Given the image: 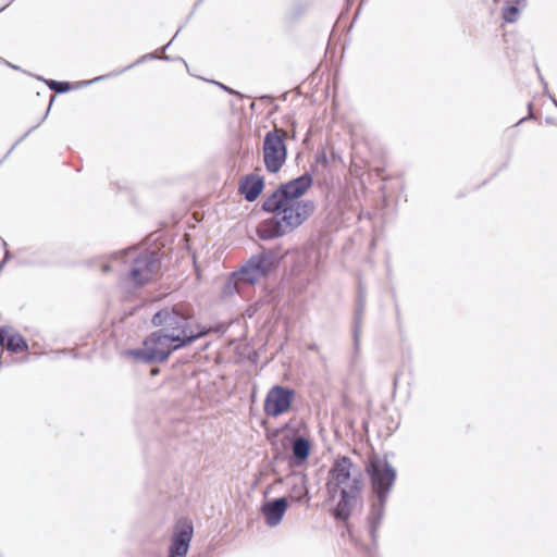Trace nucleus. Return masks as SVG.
Listing matches in <instances>:
<instances>
[{
    "label": "nucleus",
    "instance_id": "11",
    "mask_svg": "<svg viewBox=\"0 0 557 557\" xmlns=\"http://www.w3.org/2000/svg\"><path fill=\"white\" fill-rule=\"evenodd\" d=\"M288 508L286 497L274 498L265 502L261 507V512L265 518L269 527H276L281 523L284 513Z\"/></svg>",
    "mask_w": 557,
    "mask_h": 557
},
{
    "label": "nucleus",
    "instance_id": "5",
    "mask_svg": "<svg viewBox=\"0 0 557 557\" xmlns=\"http://www.w3.org/2000/svg\"><path fill=\"white\" fill-rule=\"evenodd\" d=\"M286 137L287 132L277 126H274L273 129L264 135L262 159L265 170L269 173H278L287 160Z\"/></svg>",
    "mask_w": 557,
    "mask_h": 557
},
{
    "label": "nucleus",
    "instance_id": "8",
    "mask_svg": "<svg viewBox=\"0 0 557 557\" xmlns=\"http://www.w3.org/2000/svg\"><path fill=\"white\" fill-rule=\"evenodd\" d=\"M295 398L292 388L281 385L273 386L264 399V412L270 417H278L286 412Z\"/></svg>",
    "mask_w": 557,
    "mask_h": 557
},
{
    "label": "nucleus",
    "instance_id": "29",
    "mask_svg": "<svg viewBox=\"0 0 557 557\" xmlns=\"http://www.w3.org/2000/svg\"><path fill=\"white\" fill-rule=\"evenodd\" d=\"M218 85L230 94L235 92L233 89L228 88L227 86H224L223 84L218 83Z\"/></svg>",
    "mask_w": 557,
    "mask_h": 557
},
{
    "label": "nucleus",
    "instance_id": "21",
    "mask_svg": "<svg viewBox=\"0 0 557 557\" xmlns=\"http://www.w3.org/2000/svg\"><path fill=\"white\" fill-rule=\"evenodd\" d=\"M240 284L242 283L239 282L235 273H233L232 276L228 277L227 281L224 283L222 290L223 296L228 297L235 295L236 293H239Z\"/></svg>",
    "mask_w": 557,
    "mask_h": 557
},
{
    "label": "nucleus",
    "instance_id": "27",
    "mask_svg": "<svg viewBox=\"0 0 557 557\" xmlns=\"http://www.w3.org/2000/svg\"><path fill=\"white\" fill-rule=\"evenodd\" d=\"M528 108H529V115H528L527 117H522V119L518 122V124L523 123V122H524L525 120H528V119H533V117H534V115H533V113H532V103H531V102L528 104Z\"/></svg>",
    "mask_w": 557,
    "mask_h": 557
},
{
    "label": "nucleus",
    "instance_id": "3",
    "mask_svg": "<svg viewBox=\"0 0 557 557\" xmlns=\"http://www.w3.org/2000/svg\"><path fill=\"white\" fill-rule=\"evenodd\" d=\"M183 347H186V342L176 335L157 330L144 341L141 348L133 349L129 354L145 363H160L165 361L173 351Z\"/></svg>",
    "mask_w": 557,
    "mask_h": 557
},
{
    "label": "nucleus",
    "instance_id": "15",
    "mask_svg": "<svg viewBox=\"0 0 557 557\" xmlns=\"http://www.w3.org/2000/svg\"><path fill=\"white\" fill-rule=\"evenodd\" d=\"M311 445L309 440L302 436H296L292 440V463L296 467L301 466L309 457Z\"/></svg>",
    "mask_w": 557,
    "mask_h": 557
},
{
    "label": "nucleus",
    "instance_id": "32",
    "mask_svg": "<svg viewBox=\"0 0 557 557\" xmlns=\"http://www.w3.org/2000/svg\"><path fill=\"white\" fill-rule=\"evenodd\" d=\"M102 271L104 273L109 272L110 271V265L109 264L103 265Z\"/></svg>",
    "mask_w": 557,
    "mask_h": 557
},
{
    "label": "nucleus",
    "instance_id": "28",
    "mask_svg": "<svg viewBox=\"0 0 557 557\" xmlns=\"http://www.w3.org/2000/svg\"><path fill=\"white\" fill-rule=\"evenodd\" d=\"M0 62L5 63L8 66H10V67H12L14 70H18V67L16 65L11 64L10 62L3 60L2 58H0Z\"/></svg>",
    "mask_w": 557,
    "mask_h": 557
},
{
    "label": "nucleus",
    "instance_id": "2",
    "mask_svg": "<svg viewBox=\"0 0 557 557\" xmlns=\"http://www.w3.org/2000/svg\"><path fill=\"white\" fill-rule=\"evenodd\" d=\"M193 317L194 312L189 306L175 305L165 307L154 313L151 323L169 335H176L188 346L210 332V329L207 327L196 326L194 329L190 323Z\"/></svg>",
    "mask_w": 557,
    "mask_h": 557
},
{
    "label": "nucleus",
    "instance_id": "38",
    "mask_svg": "<svg viewBox=\"0 0 557 557\" xmlns=\"http://www.w3.org/2000/svg\"><path fill=\"white\" fill-rule=\"evenodd\" d=\"M176 36H178V33H175V35H173V38H171V42L174 41V38H176Z\"/></svg>",
    "mask_w": 557,
    "mask_h": 557
},
{
    "label": "nucleus",
    "instance_id": "10",
    "mask_svg": "<svg viewBox=\"0 0 557 557\" xmlns=\"http://www.w3.org/2000/svg\"><path fill=\"white\" fill-rule=\"evenodd\" d=\"M341 492V498L334 509V517L337 520L346 521L350 517L352 509L357 506L361 491L359 488H344Z\"/></svg>",
    "mask_w": 557,
    "mask_h": 557
},
{
    "label": "nucleus",
    "instance_id": "31",
    "mask_svg": "<svg viewBox=\"0 0 557 557\" xmlns=\"http://www.w3.org/2000/svg\"><path fill=\"white\" fill-rule=\"evenodd\" d=\"M308 348H309L310 350H313V351H318V349H319V347H318V345H317V344H310V345L308 346Z\"/></svg>",
    "mask_w": 557,
    "mask_h": 557
},
{
    "label": "nucleus",
    "instance_id": "14",
    "mask_svg": "<svg viewBox=\"0 0 557 557\" xmlns=\"http://www.w3.org/2000/svg\"><path fill=\"white\" fill-rule=\"evenodd\" d=\"M250 261L255 271L263 277L277 265L278 257L273 250H262L260 253L252 256Z\"/></svg>",
    "mask_w": 557,
    "mask_h": 557
},
{
    "label": "nucleus",
    "instance_id": "18",
    "mask_svg": "<svg viewBox=\"0 0 557 557\" xmlns=\"http://www.w3.org/2000/svg\"><path fill=\"white\" fill-rule=\"evenodd\" d=\"M235 275L239 280L242 284H255L260 277L259 272L255 271V267L252 265L250 259L244 264L238 272H235Z\"/></svg>",
    "mask_w": 557,
    "mask_h": 557
},
{
    "label": "nucleus",
    "instance_id": "20",
    "mask_svg": "<svg viewBox=\"0 0 557 557\" xmlns=\"http://www.w3.org/2000/svg\"><path fill=\"white\" fill-rule=\"evenodd\" d=\"M3 348H7L8 350L13 352H18L27 350L28 345L21 334L12 333L9 335L5 346Z\"/></svg>",
    "mask_w": 557,
    "mask_h": 557
},
{
    "label": "nucleus",
    "instance_id": "4",
    "mask_svg": "<svg viewBox=\"0 0 557 557\" xmlns=\"http://www.w3.org/2000/svg\"><path fill=\"white\" fill-rule=\"evenodd\" d=\"M133 249L119 255H126L131 267L125 274V281L133 287H141L153 280L160 270V257L156 251H143L132 257Z\"/></svg>",
    "mask_w": 557,
    "mask_h": 557
},
{
    "label": "nucleus",
    "instance_id": "19",
    "mask_svg": "<svg viewBox=\"0 0 557 557\" xmlns=\"http://www.w3.org/2000/svg\"><path fill=\"white\" fill-rule=\"evenodd\" d=\"M309 3L304 0L294 1L286 11V18L290 22L300 18L308 10Z\"/></svg>",
    "mask_w": 557,
    "mask_h": 557
},
{
    "label": "nucleus",
    "instance_id": "12",
    "mask_svg": "<svg viewBox=\"0 0 557 557\" xmlns=\"http://www.w3.org/2000/svg\"><path fill=\"white\" fill-rule=\"evenodd\" d=\"M264 188V178L258 174H248L240 178L238 190L244 198L252 202Z\"/></svg>",
    "mask_w": 557,
    "mask_h": 557
},
{
    "label": "nucleus",
    "instance_id": "22",
    "mask_svg": "<svg viewBox=\"0 0 557 557\" xmlns=\"http://www.w3.org/2000/svg\"><path fill=\"white\" fill-rule=\"evenodd\" d=\"M306 475L302 476L299 485H294L292 488V498L296 502H301L304 497H308V490L305 485Z\"/></svg>",
    "mask_w": 557,
    "mask_h": 557
},
{
    "label": "nucleus",
    "instance_id": "35",
    "mask_svg": "<svg viewBox=\"0 0 557 557\" xmlns=\"http://www.w3.org/2000/svg\"><path fill=\"white\" fill-rule=\"evenodd\" d=\"M542 83L544 84L545 89L547 88V83L544 82L543 77H541Z\"/></svg>",
    "mask_w": 557,
    "mask_h": 557
},
{
    "label": "nucleus",
    "instance_id": "1",
    "mask_svg": "<svg viewBox=\"0 0 557 557\" xmlns=\"http://www.w3.org/2000/svg\"><path fill=\"white\" fill-rule=\"evenodd\" d=\"M312 181L311 174L304 173L281 184L264 199L262 210L273 213V216L259 223L257 234L261 239L284 236L299 227L312 214L314 210L312 201H298L311 187Z\"/></svg>",
    "mask_w": 557,
    "mask_h": 557
},
{
    "label": "nucleus",
    "instance_id": "36",
    "mask_svg": "<svg viewBox=\"0 0 557 557\" xmlns=\"http://www.w3.org/2000/svg\"><path fill=\"white\" fill-rule=\"evenodd\" d=\"M176 36H178V33H175V35H173V38H171V42L174 41V38H176Z\"/></svg>",
    "mask_w": 557,
    "mask_h": 557
},
{
    "label": "nucleus",
    "instance_id": "33",
    "mask_svg": "<svg viewBox=\"0 0 557 557\" xmlns=\"http://www.w3.org/2000/svg\"><path fill=\"white\" fill-rule=\"evenodd\" d=\"M549 98L552 99V101L554 102V104L557 107V100H556L552 95H549Z\"/></svg>",
    "mask_w": 557,
    "mask_h": 557
},
{
    "label": "nucleus",
    "instance_id": "9",
    "mask_svg": "<svg viewBox=\"0 0 557 557\" xmlns=\"http://www.w3.org/2000/svg\"><path fill=\"white\" fill-rule=\"evenodd\" d=\"M193 534L194 527L189 520L178 521L171 539L169 557H186Z\"/></svg>",
    "mask_w": 557,
    "mask_h": 557
},
{
    "label": "nucleus",
    "instance_id": "37",
    "mask_svg": "<svg viewBox=\"0 0 557 557\" xmlns=\"http://www.w3.org/2000/svg\"><path fill=\"white\" fill-rule=\"evenodd\" d=\"M176 36H178V33H175V35H173V38H171V42L174 41V38H176Z\"/></svg>",
    "mask_w": 557,
    "mask_h": 557
},
{
    "label": "nucleus",
    "instance_id": "30",
    "mask_svg": "<svg viewBox=\"0 0 557 557\" xmlns=\"http://www.w3.org/2000/svg\"><path fill=\"white\" fill-rule=\"evenodd\" d=\"M218 85L230 94L235 92L233 89L228 88L227 86H224L223 84L218 83Z\"/></svg>",
    "mask_w": 557,
    "mask_h": 557
},
{
    "label": "nucleus",
    "instance_id": "17",
    "mask_svg": "<svg viewBox=\"0 0 557 557\" xmlns=\"http://www.w3.org/2000/svg\"><path fill=\"white\" fill-rule=\"evenodd\" d=\"M520 4L525 7V0H507L502 9V17L507 23H516L520 14Z\"/></svg>",
    "mask_w": 557,
    "mask_h": 557
},
{
    "label": "nucleus",
    "instance_id": "34",
    "mask_svg": "<svg viewBox=\"0 0 557 557\" xmlns=\"http://www.w3.org/2000/svg\"><path fill=\"white\" fill-rule=\"evenodd\" d=\"M549 98L552 99V101L554 102V104L557 107V100H556L552 95H549Z\"/></svg>",
    "mask_w": 557,
    "mask_h": 557
},
{
    "label": "nucleus",
    "instance_id": "24",
    "mask_svg": "<svg viewBox=\"0 0 557 557\" xmlns=\"http://www.w3.org/2000/svg\"><path fill=\"white\" fill-rule=\"evenodd\" d=\"M38 79L44 81V78L38 77ZM46 84L49 86L51 90H54L55 92L62 94L70 90V83L67 82H57V81H46Z\"/></svg>",
    "mask_w": 557,
    "mask_h": 557
},
{
    "label": "nucleus",
    "instance_id": "13",
    "mask_svg": "<svg viewBox=\"0 0 557 557\" xmlns=\"http://www.w3.org/2000/svg\"><path fill=\"white\" fill-rule=\"evenodd\" d=\"M387 498L375 497L368 516L369 531L373 542L376 541V533L385 513Z\"/></svg>",
    "mask_w": 557,
    "mask_h": 557
},
{
    "label": "nucleus",
    "instance_id": "6",
    "mask_svg": "<svg viewBox=\"0 0 557 557\" xmlns=\"http://www.w3.org/2000/svg\"><path fill=\"white\" fill-rule=\"evenodd\" d=\"M366 470L370 478L374 496L388 498L396 480L395 468L386 459L373 456L369 459Z\"/></svg>",
    "mask_w": 557,
    "mask_h": 557
},
{
    "label": "nucleus",
    "instance_id": "26",
    "mask_svg": "<svg viewBox=\"0 0 557 557\" xmlns=\"http://www.w3.org/2000/svg\"><path fill=\"white\" fill-rule=\"evenodd\" d=\"M10 333L5 327H0V346L4 347Z\"/></svg>",
    "mask_w": 557,
    "mask_h": 557
},
{
    "label": "nucleus",
    "instance_id": "7",
    "mask_svg": "<svg viewBox=\"0 0 557 557\" xmlns=\"http://www.w3.org/2000/svg\"><path fill=\"white\" fill-rule=\"evenodd\" d=\"M330 476L331 481L327 483V487L331 494H334L337 490L344 491L346 487H356L362 491L361 473L357 471L356 466L346 456L335 459L330 470Z\"/></svg>",
    "mask_w": 557,
    "mask_h": 557
},
{
    "label": "nucleus",
    "instance_id": "39",
    "mask_svg": "<svg viewBox=\"0 0 557 557\" xmlns=\"http://www.w3.org/2000/svg\"><path fill=\"white\" fill-rule=\"evenodd\" d=\"M170 45H171V41L169 44H166L165 47H163V50H165L168 47H170Z\"/></svg>",
    "mask_w": 557,
    "mask_h": 557
},
{
    "label": "nucleus",
    "instance_id": "16",
    "mask_svg": "<svg viewBox=\"0 0 557 557\" xmlns=\"http://www.w3.org/2000/svg\"><path fill=\"white\" fill-rule=\"evenodd\" d=\"M366 304V295L364 289L359 285V294H358V306L355 314V326H354V348L355 352L357 354L360 348V333H361V320H362V312L364 309Z\"/></svg>",
    "mask_w": 557,
    "mask_h": 557
},
{
    "label": "nucleus",
    "instance_id": "23",
    "mask_svg": "<svg viewBox=\"0 0 557 557\" xmlns=\"http://www.w3.org/2000/svg\"><path fill=\"white\" fill-rule=\"evenodd\" d=\"M152 58H157V57H156L153 53L145 54V55H143L141 58H139L136 62H134L133 64H131V65L126 66L125 69L120 70V71H116V72H114L113 74L102 75V76L96 77V78H94L92 81H89V82H88V84L94 83V82H97V81L104 79L106 77H109V76H111V75H119V74H121L122 72H124V71H126V70H129V69H132L133 66H135V65H137V64H139V63H141V62H144V61H146V60H148V59H152Z\"/></svg>",
    "mask_w": 557,
    "mask_h": 557
},
{
    "label": "nucleus",
    "instance_id": "25",
    "mask_svg": "<svg viewBox=\"0 0 557 557\" xmlns=\"http://www.w3.org/2000/svg\"><path fill=\"white\" fill-rule=\"evenodd\" d=\"M53 100H54V96L52 95L51 99H50L49 107H48L44 117L40 120V122L38 124H36L35 126H33L32 128H29L20 139H17L16 143L12 146V148L9 150L8 153H10L23 139H25L35 128H37L45 121V119L47 117V115L49 113V110L51 108Z\"/></svg>",
    "mask_w": 557,
    "mask_h": 557
}]
</instances>
